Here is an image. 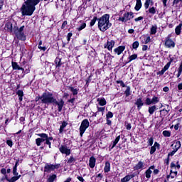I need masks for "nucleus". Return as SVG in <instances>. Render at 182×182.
Listing matches in <instances>:
<instances>
[{
    "instance_id": "obj_1",
    "label": "nucleus",
    "mask_w": 182,
    "mask_h": 182,
    "mask_svg": "<svg viewBox=\"0 0 182 182\" xmlns=\"http://www.w3.org/2000/svg\"><path fill=\"white\" fill-rule=\"evenodd\" d=\"M43 0H27L21 7L22 15L31 16L36 9V5Z\"/></svg>"
},
{
    "instance_id": "obj_2",
    "label": "nucleus",
    "mask_w": 182,
    "mask_h": 182,
    "mask_svg": "<svg viewBox=\"0 0 182 182\" xmlns=\"http://www.w3.org/2000/svg\"><path fill=\"white\" fill-rule=\"evenodd\" d=\"M110 16L109 14H105L98 19V28L102 32H105L112 26V23L109 21Z\"/></svg>"
},
{
    "instance_id": "obj_3",
    "label": "nucleus",
    "mask_w": 182,
    "mask_h": 182,
    "mask_svg": "<svg viewBox=\"0 0 182 182\" xmlns=\"http://www.w3.org/2000/svg\"><path fill=\"white\" fill-rule=\"evenodd\" d=\"M41 103L45 105H50V103L56 102V99L53 97V95L50 92H43L41 96Z\"/></svg>"
},
{
    "instance_id": "obj_4",
    "label": "nucleus",
    "mask_w": 182,
    "mask_h": 182,
    "mask_svg": "<svg viewBox=\"0 0 182 182\" xmlns=\"http://www.w3.org/2000/svg\"><path fill=\"white\" fill-rule=\"evenodd\" d=\"M25 26H22L20 28L15 26L13 29L14 34L16 35L17 39H20V41H25L26 37L23 33V28Z\"/></svg>"
},
{
    "instance_id": "obj_5",
    "label": "nucleus",
    "mask_w": 182,
    "mask_h": 182,
    "mask_svg": "<svg viewBox=\"0 0 182 182\" xmlns=\"http://www.w3.org/2000/svg\"><path fill=\"white\" fill-rule=\"evenodd\" d=\"M87 127H89V120L84 119L80 127V136L81 137L83 136L85 132H86V129H87Z\"/></svg>"
},
{
    "instance_id": "obj_6",
    "label": "nucleus",
    "mask_w": 182,
    "mask_h": 182,
    "mask_svg": "<svg viewBox=\"0 0 182 182\" xmlns=\"http://www.w3.org/2000/svg\"><path fill=\"white\" fill-rule=\"evenodd\" d=\"M38 136L41 138H38L36 139V144L37 146H41V143L46 141V139H48V134H38Z\"/></svg>"
},
{
    "instance_id": "obj_7",
    "label": "nucleus",
    "mask_w": 182,
    "mask_h": 182,
    "mask_svg": "<svg viewBox=\"0 0 182 182\" xmlns=\"http://www.w3.org/2000/svg\"><path fill=\"white\" fill-rule=\"evenodd\" d=\"M133 12L125 13L123 17L119 18V21H122V22H127V21H130V19H133Z\"/></svg>"
},
{
    "instance_id": "obj_8",
    "label": "nucleus",
    "mask_w": 182,
    "mask_h": 182,
    "mask_svg": "<svg viewBox=\"0 0 182 182\" xmlns=\"http://www.w3.org/2000/svg\"><path fill=\"white\" fill-rule=\"evenodd\" d=\"M59 150L60 153L63 154H66V156H69V154H70V149L68 148L66 146L61 145Z\"/></svg>"
},
{
    "instance_id": "obj_9",
    "label": "nucleus",
    "mask_w": 182,
    "mask_h": 182,
    "mask_svg": "<svg viewBox=\"0 0 182 182\" xmlns=\"http://www.w3.org/2000/svg\"><path fill=\"white\" fill-rule=\"evenodd\" d=\"M53 104L58 105V112H62V108L63 107V105H65V102H63L62 100L60 102H58L55 99V102H53Z\"/></svg>"
},
{
    "instance_id": "obj_10",
    "label": "nucleus",
    "mask_w": 182,
    "mask_h": 182,
    "mask_svg": "<svg viewBox=\"0 0 182 182\" xmlns=\"http://www.w3.org/2000/svg\"><path fill=\"white\" fill-rule=\"evenodd\" d=\"M135 105H136L138 110H140V109H141V107L144 106V103L143 102V100L141 98H138L136 100V102H135Z\"/></svg>"
},
{
    "instance_id": "obj_11",
    "label": "nucleus",
    "mask_w": 182,
    "mask_h": 182,
    "mask_svg": "<svg viewBox=\"0 0 182 182\" xmlns=\"http://www.w3.org/2000/svg\"><path fill=\"white\" fill-rule=\"evenodd\" d=\"M53 170H55L53 165L46 164L44 167V171L46 173H50V171H53Z\"/></svg>"
},
{
    "instance_id": "obj_12",
    "label": "nucleus",
    "mask_w": 182,
    "mask_h": 182,
    "mask_svg": "<svg viewBox=\"0 0 182 182\" xmlns=\"http://www.w3.org/2000/svg\"><path fill=\"white\" fill-rule=\"evenodd\" d=\"M89 166L91 168H94L95 166H96V159L93 156L90 158Z\"/></svg>"
},
{
    "instance_id": "obj_13",
    "label": "nucleus",
    "mask_w": 182,
    "mask_h": 182,
    "mask_svg": "<svg viewBox=\"0 0 182 182\" xmlns=\"http://www.w3.org/2000/svg\"><path fill=\"white\" fill-rule=\"evenodd\" d=\"M165 45L167 48H174V42L168 39L165 42Z\"/></svg>"
},
{
    "instance_id": "obj_14",
    "label": "nucleus",
    "mask_w": 182,
    "mask_h": 182,
    "mask_svg": "<svg viewBox=\"0 0 182 182\" xmlns=\"http://www.w3.org/2000/svg\"><path fill=\"white\" fill-rule=\"evenodd\" d=\"M156 147H160V144H159L157 142H155L154 146L151 147L150 154H154V153L156 151Z\"/></svg>"
},
{
    "instance_id": "obj_15",
    "label": "nucleus",
    "mask_w": 182,
    "mask_h": 182,
    "mask_svg": "<svg viewBox=\"0 0 182 182\" xmlns=\"http://www.w3.org/2000/svg\"><path fill=\"white\" fill-rule=\"evenodd\" d=\"M123 50H124V46H119L114 49V52L115 53H117V55H120Z\"/></svg>"
},
{
    "instance_id": "obj_16",
    "label": "nucleus",
    "mask_w": 182,
    "mask_h": 182,
    "mask_svg": "<svg viewBox=\"0 0 182 182\" xmlns=\"http://www.w3.org/2000/svg\"><path fill=\"white\" fill-rule=\"evenodd\" d=\"M5 28L9 32H12L14 31L12 27V23L11 22H8L7 23H6Z\"/></svg>"
},
{
    "instance_id": "obj_17",
    "label": "nucleus",
    "mask_w": 182,
    "mask_h": 182,
    "mask_svg": "<svg viewBox=\"0 0 182 182\" xmlns=\"http://www.w3.org/2000/svg\"><path fill=\"white\" fill-rule=\"evenodd\" d=\"M12 66H13V69H15L16 70H23V68L19 67L18 63L15 62H12Z\"/></svg>"
},
{
    "instance_id": "obj_18",
    "label": "nucleus",
    "mask_w": 182,
    "mask_h": 182,
    "mask_svg": "<svg viewBox=\"0 0 182 182\" xmlns=\"http://www.w3.org/2000/svg\"><path fill=\"white\" fill-rule=\"evenodd\" d=\"M151 170H154V166H151L149 168V169H148L146 171V178H150V177H151L150 174H151Z\"/></svg>"
},
{
    "instance_id": "obj_19",
    "label": "nucleus",
    "mask_w": 182,
    "mask_h": 182,
    "mask_svg": "<svg viewBox=\"0 0 182 182\" xmlns=\"http://www.w3.org/2000/svg\"><path fill=\"white\" fill-rule=\"evenodd\" d=\"M153 0H146L145 4H144V7L145 9H149V6L150 5H153Z\"/></svg>"
},
{
    "instance_id": "obj_20",
    "label": "nucleus",
    "mask_w": 182,
    "mask_h": 182,
    "mask_svg": "<svg viewBox=\"0 0 182 182\" xmlns=\"http://www.w3.org/2000/svg\"><path fill=\"white\" fill-rule=\"evenodd\" d=\"M104 171L105 173H109V171H110V163H109L107 161L105 163V166L104 168Z\"/></svg>"
},
{
    "instance_id": "obj_21",
    "label": "nucleus",
    "mask_w": 182,
    "mask_h": 182,
    "mask_svg": "<svg viewBox=\"0 0 182 182\" xmlns=\"http://www.w3.org/2000/svg\"><path fill=\"white\" fill-rule=\"evenodd\" d=\"M140 8H141V0H136V4L135 6L136 11H140Z\"/></svg>"
},
{
    "instance_id": "obj_22",
    "label": "nucleus",
    "mask_w": 182,
    "mask_h": 182,
    "mask_svg": "<svg viewBox=\"0 0 182 182\" xmlns=\"http://www.w3.org/2000/svg\"><path fill=\"white\" fill-rule=\"evenodd\" d=\"M181 27H182V24L180 23L178 26H176V28H175V32L176 33V35H180V33H181Z\"/></svg>"
},
{
    "instance_id": "obj_23",
    "label": "nucleus",
    "mask_w": 182,
    "mask_h": 182,
    "mask_svg": "<svg viewBox=\"0 0 182 182\" xmlns=\"http://www.w3.org/2000/svg\"><path fill=\"white\" fill-rule=\"evenodd\" d=\"M97 102H99V105L100 106H105L106 105V100L105 98H102V99L98 98Z\"/></svg>"
},
{
    "instance_id": "obj_24",
    "label": "nucleus",
    "mask_w": 182,
    "mask_h": 182,
    "mask_svg": "<svg viewBox=\"0 0 182 182\" xmlns=\"http://www.w3.org/2000/svg\"><path fill=\"white\" fill-rule=\"evenodd\" d=\"M107 46V49L109 50H111V49L113 48V46H114V41H108Z\"/></svg>"
},
{
    "instance_id": "obj_25",
    "label": "nucleus",
    "mask_w": 182,
    "mask_h": 182,
    "mask_svg": "<svg viewBox=\"0 0 182 182\" xmlns=\"http://www.w3.org/2000/svg\"><path fill=\"white\" fill-rule=\"evenodd\" d=\"M156 105L149 107L148 112L150 114H153V113H154V112H156Z\"/></svg>"
},
{
    "instance_id": "obj_26",
    "label": "nucleus",
    "mask_w": 182,
    "mask_h": 182,
    "mask_svg": "<svg viewBox=\"0 0 182 182\" xmlns=\"http://www.w3.org/2000/svg\"><path fill=\"white\" fill-rule=\"evenodd\" d=\"M157 32V26H153L151 28V35H156Z\"/></svg>"
},
{
    "instance_id": "obj_27",
    "label": "nucleus",
    "mask_w": 182,
    "mask_h": 182,
    "mask_svg": "<svg viewBox=\"0 0 182 182\" xmlns=\"http://www.w3.org/2000/svg\"><path fill=\"white\" fill-rule=\"evenodd\" d=\"M19 178H21V175L18 176H13L10 180H9V182H15L17 180H19Z\"/></svg>"
},
{
    "instance_id": "obj_28",
    "label": "nucleus",
    "mask_w": 182,
    "mask_h": 182,
    "mask_svg": "<svg viewBox=\"0 0 182 182\" xmlns=\"http://www.w3.org/2000/svg\"><path fill=\"white\" fill-rule=\"evenodd\" d=\"M120 140V136H118L114 141L113 142V145L111 147V149H114V147L116 146V144H117V143H119V141Z\"/></svg>"
},
{
    "instance_id": "obj_29",
    "label": "nucleus",
    "mask_w": 182,
    "mask_h": 182,
    "mask_svg": "<svg viewBox=\"0 0 182 182\" xmlns=\"http://www.w3.org/2000/svg\"><path fill=\"white\" fill-rule=\"evenodd\" d=\"M175 150H176V151H178V149H180V147H181V143L180 142V141H178L175 143Z\"/></svg>"
},
{
    "instance_id": "obj_30",
    "label": "nucleus",
    "mask_w": 182,
    "mask_h": 182,
    "mask_svg": "<svg viewBox=\"0 0 182 182\" xmlns=\"http://www.w3.org/2000/svg\"><path fill=\"white\" fill-rule=\"evenodd\" d=\"M132 176H127L121 180L122 182H127L129 181V180H132Z\"/></svg>"
},
{
    "instance_id": "obj_31",
    "label": "nucleus",
    "mask_w": 182,
    "mask_h": 182,
    "mask_svg": "<svg viewBox=\"0 0 182 182\" xmlns=\"http://www.w3.org/2000/svg\"><path fill=\"white\" fill-rule=\"evenodd\" d=\"M55 63L56 64L55 68H59L62 65V63H60V58H56L55 60Z\"/></svg>"
},
{
    "instance_id": "obj_32",
    "label": "nucleus",
    "mask_w": 182,
    "mask_h": 182,
    "mask_svg": "<svg viewBox=\"0 0 182 182\" xmlns=\"http://www.w3.org/2000/svg\"><path fill=\"white\" fill-rule=\"evenodd\" d=\"M17 95H18V97H19V100H20L21 102H22V97H23V92L22 90H18V91L17 92Z\"/></svg>"
},
{
    "instance_id": "obj_33",
    "label": "nucleus",
    "mask_w": 182,
    "mask_h": 182,
    "mask_svg": "<svg viewBox=\"0 0 182 182\" xmlns=\"http://www.w3.org/2000/svg\"><path fill=\"white\" fill-rule=\"evenodd\" d=\"M124 94L126 95L127 97L132 95V92L130 91V87H127V90H125Z\"/></svg>"
},
{
    "instance_id": "obj_34",
    "label": "nucleus",
    "mask_w": 182,
    "mask_h": 182,
    "mask_svg": "<svg viewBox=\"0 0 182 182\" xmlns=\"http://www.w3.org/2000/svg\"><path fill=\"white\" fill-rule=\"evenodd\" d=\"M159 97L154 96L152 99H151V102L152 105H156V103H159Z\"/></svg>"
},
{
    "instance_id": "obj_35",
    "label": "nucleus",
    "mask_w": 182,
    "mask_h": 182,
    "mask_svg": "<svg viewBox=\"0 0 182 182\" xmlns=\"http://www.w3.org/2000/svg\"><path fill=\"white\" fill-rule=\"evenodd\" d=\"M55 179H56V175H53L48 178V181L53 182V181H55Z\"/></svg>"
},
{
    "instance_id": "obj_36",
    "label": "nucleus",
    "mask_w": 182,
    "mask_h": 182,
    "mask_svg": "<svg viewBox=\"0 0 182 182\" xmlns=\"http://www.w3.org/2000/svg\"><path fill=\"white\" fill-rule=\"evenodd\" d=\"M67 124H66V122H65L62 123V125L60 127V133H62V132H63V129H65L66 127Z\"/></svg>"
},
{
    "instance_id": "obj_37",
    "label": "nucleus",
    "mask_w": 182,
    "mask_h": 182,
    "mask_svg": "<svg viewBox=\"0 0 182 182\" xmlns=\"http://www.w3.org/2000/svg\"><path fill=\"white\" fill-rule=\"evenodd\" d=\"M143 168V162L139 161L137 165L136 166V170H140V168Z\"/></svg>"
},
{
    "instance_id": "obj_38",
    "label": "nucleus",
    "mask_w": 182,
    "mask_h": 182,
    "mask_svg": "<svg viewBox=\"0 0 182 182\" xmlns=\"http://www.w3.org/2000/svg\"><path fill=\"white\" fill-rule=\"evenodd\" d=\"M86 28V23H83L81 24L80 27L77 28V31H80L82 29H85Z\"/></svg>"
},
{
    "instance_id": "obj_39",
    "label": "nucleus",
    "mask_w": 182,
    "mask_h": 182,
    "mask_svg": "<svg viewBox=\"0 0 182 182\" xmlns=\"http://www.w3.org/2000/svg\"><path fill=\"white\" fill-rule=\"evenodd\" d=\"M163 134L165 137H170V136H171V133L168 131H164Z\"/></svg>"
},
{
    "instance_id": "obj_40",
    "label": "nucleus",
    "mask_w": 182,
    "mask_h": 182,
    "mask_svg": "<svg viewBox=\"0 0 182 182\" xmlns=\"http://www.w3.org/2000/svg\"><path fill=\"white\" fill-rule=\"evenodd\" d=\"M149 14H152V15H154L156 14V8L151 7L149 9Z\"/></svg>"
},
{
    "instance_id": "obj_41",
    "label": "nucleus",
    "mask_w": 182,
    "mask_h": 182,
    "mask_svg": "<svg viewBox=\"0 0 182 182\" xmlns=\"http://www.w3.org/2000/svg\"><path fill=\"white\" fill-rule=\"evenodd\" d=\"M133 49H137L139 48V41H135L132 44Z\"/></svg>"
},
{
    "instance_id": "obj_42",
    "label": "nucleus",
    "mask_w": 182,
    "mask_h": 182,
    "mask_svg": "<svg viewBox=\"0 0 182 182\" xmlns=\"http://www.w3.org/2000/svg\"><path fill=\"white\" fill-rule=\"evenodd\" d=\"M96 21H97V17H94L90 22V26H93L96 23Z\"/></svg>"
},
{
    "instance_id": "obj_43",
    "label": "nucleus",
    "mask_w": 182,
    "mask_h": 182,
    "mask_svg": "<svg viewBox=\"0 0 182 182\" xmlns=\"http://www.w3.org/2000/svg\"><path fill=\"white\" fill-rule=\"evenodd\" d=\"M145 103H146V105H152L151 99H150L149 97H147V98L146 99Z\"/></svg>"
},
{
    "instance_id": "obj_44",
    "label": "nucleus",
    "mask_w": 182,
    "mask_h": 182,
    "mask_svg": "<svg viewBox=\"0 0 182 182\" xmlns=\"http://www.w3.org/2000/svg\"><path fill=\"white\" fill-rule=\"evenodd\" d=\"M134 59H137V55L134 54L129 57V62H132V60H134Z\"/></svg>"
},
{
    "instance_id": "obj_45",
    "label": "nucleus",
    "mask_w": 182,
    "mask_h": 182,
    "mask_svg": "<svg viewBox=\"0 0 182 182\" xmlns=\"http://www.w3.org/2000/svg\"><path fill=\"white\" fill-rule=\"evenodd\" d=\"M117 83L119 84L122 87H126V85H124V82L122 80H117Z\"/></svg>"
},
{
    "instance_id": "obj_46",
    "label": "nucleus",
    "mask_w": 182,
    "mask_h": 182,
    "mask_svg": "<svg viewBox=\"0 0 182 182\" xmlns=\"http://www.w3.org/2000/svg\"><path fill=\"white\" fill-rule=\"evenodd\" d=\"M70 90L73 93V95H77V90L71 87H70Z\"/></svg>"
},
{
    "instance_id": "obj_47",
    "label": "nucleus",
    "mask_w": 182,
    "mask_h": 182,
    "mask_svg": "<svg viewBox=\"0 0 182 182\" xmlns=\"http://www.w3.org/2000/svg\"><path fill=\"white\" fill-rule=\"evenodd\" d=\"M48 67L50 68V70H52V69H53V68H55V64L52 63H48Z\"/></svg>"
},
{
    "instance_id": "obj_48",
    "label": "nucleus",
    "mask_w": 182,
    "mask_h": 182,
    "mask_svg": "<svg viewBox=\"0 0 182 182\" xmlns=\"http://www.w3.org/2000/svg\"><path fill=\"white\" fill-rule=\"evenodd\" d=\"M113 117V113L112 112H108L107 114V119H112Z\"/></svg>"
},
{
    "instance_id": "obj_49",
    "label": "nucleus",
    "mask_w": 182,
    "mask_h": 182,
    "mask_svg": "<svg viewBox=\"0 0 182 182\" xmlns=\"http://www.w3.org/2000/svg\"><path fill=\"white\" fill-rule=\"evenodd\" d=\"M73 161H75V158H73V156H70V158L68 161V164H72V163H73Z\"/></svg>"
},
{
    "instance_id": "obj_50",
    "label": "nucleus",
    "mask_w": 182,
    "mask_h": 182,
    "mask_svg": "<svg viewBox=\"0 0 182 182\" xmlns=\"http://www.w3.org/2000/svg\"><path fill=\"white\" fill-rule=\"evenodd\" d=\"M17 168H16V166H14L13 168V174L14 176H18V172L16 171Z\"/></svg>"
},
{
    "instance_id": "obj_51",
    "label": "nucleus",
    "mask_w": 182,
    "mask_h": 182,
    "mask_svg": "<svg viewBox=\"0 0 182 182\" xmlns=\"http://www.w3.org/2000/svg\"><path fill=\"white\" fill-rule=\"evenodd\" d=\"M177 153V149H173L171 153L168 154V156H174Z\"/></svg>"
},
{
    "instance_id": "obj_52",
    "label": "nucleus",
    "mask_w": 182,
    "mask_h": 182,
    "mask_svg": "<svg viewBox=\"0 0 182 182\" xmlns=\"http://www.w3.org/2000/svg\"><path fill=\"white\" fill-rule=\"evenodd\" d=\"M168 68H170V63H168L164 67V70H165V72L166 70H168Z\"/></svg>"
},
{
    "instance_id": "obj_53",
    "label": "nucleus",
    "mask_w": 182,
    "mask_h": 182,
    "mask_svg": "<svg viewBox=\"0 0 182 182\" xmlns=\"http://www.w3.org/2000/svg\"><path fill=\"white\" fill-rule=\"evenodd\" d=\"M6 144H8V146H9L10 147H12V146H13V142H12V141H11V140H7L6 141Z\"/></svg>"
},
{
    "instance_id": "obj_54",
    "label": "nucleus",
    "mask_w": 182,
    "mask_h": 182,
    "mask_svg": "<svg viewBox=\"0 0 182 182\" xmlns=\"http://www.w3.org/2000/svg\"><path fill=\"white\" fill-rule=\"evenodd\" d=\"M1 173L5 176L6 174V169L5 168H1Z\"/></svg>"
},
{
    "instance_id": "obj_55",
    "label": "nucleus",
    "mask_w": 182,
    "mask_h": 182,
    "mask_svg": "<svg viewBox=\"0 0 182 182\" xmlns=\"http://www.w3.org/2000/svg\"><path fill=\"white\" fill-rule=\"evenodd\" d=\"M134 21H135V22H139V21H143V17L139 16V17L135 18Z\"/></svg>"
},
{
    "instance_id": "obj_56",
    "label": "nucleus",
    "mask_w": 182,
    "mask_h": 182,
    "mask_svg": "<svg viewBox=\"0 0 182 182\" xmlns=\"http://www.w3.org/2000/svg\"><path fill=\"white\" fill-rule=\"evenodd\" d=\"M38 49H41V50L45 52V50H46V47H42V46H38Z\"/></svg>"
},
{
    "instance_id": "obj_57",
    "label": "nucleus",
    "mask_w": 182,
    "mask_h": 182,
    "mask_svg": "<svg viewBox=\"0 0 182 182\" xmlns=\"http://www.w3.org/2000/svg\"><path fill=\"white\" fill-rule=\"evenodd\" d=\"M153 138H150L149 139V146H153Z\"/></svg>"
},
{
    "instance_id": "obj_58",
    "label": "nucleus",
    "mask_w": 182,
    "mask_h": 182,
    "mask_svg": "<svg viewBox=\"0 0 182 182\" xmlns=\"http://www.w3.org/2000/svg\"><path fill=\"white\" fill-rule=\"evenodd\" d=\"M72 33H68L67 38H68V41H70V38H72Z\"/></svg>"
},
{
    "instance_id": "obj_59",
    "label": "nucleus",
    "mask_w": 182,
    "mask_h": 182,
    "mask_svg": "<svg viewBox=\"0 0 182 182\" xmlns=\"http://www.w3.org/2000/svg\"><path fill=\"white\" fill-rule=\"evenodd\" d=\"M161 113H164V114H168V111L166 109H162L161 110Z\"/></svg>"
},
{
    "instance_id": "obj_60",
    "label": "nucleus",
    "mask_w": 182,
    "mask_h": 182,
    "mask_svg": "<svg viewBox=\"0 0 182 182\" xmlns=\"http://www.w3.org/2000/svg\"><path fill=\"white\" fill-rule=\"evenodd\" d=\"M66 25H68V21H64L63 23V25H62V29H64L65 26H66Z\"/></svg>"
},
{
    "instance_id": "obj_61",
    "label": "nucleus",
    "mask_w": 182,
    "mask_h": 182,
    "mask_svg": "<svg viewBox=\"0 0 182 182\" xmlns=\"http://www.w3.org/2000/svg\"><path fill=\"white\" fill-rule=\"evenodd\" d=\"M59 167H60V164H59L53 165L54 170H55V168H59Z\"/></svg>"
},
{
    "instance_id": "obj_62",
    "label": "nucleus",
    "mask_w": 182,
    "mask_h": 182,
    "mask_svg": "<svg viewBox=\"0 0 182 182\" xmlns=\"http://www.w3.org/2000/svg\"><path fill=\"white\" fill-rule=\"evenodd\" d=\"M77 179L79 180V181H82V182L85 181V179H83V177H82V176H78Z\"/></svg>"
},
{
    "instance_id": "obj_63",
    "label": "nucleus",
    "mask_w": 182,
    "mask_h": 182,
    "mask_svg": "<svg viewBox=\"0 0 182 182\" xmlns=\"http://www.w3.org/2000/svg\"><path fill=\"white\" fill-rule=\"evenodd\" d=\"M149 42H150V36H148V37L145 39V43H149Z\"/></svg>"
},
{
    "instance_id": "obj_64",
    "label": "nucleus",
    "mask_w": 182,
    "mask_h": 182,
    "mask_svg": "<svg viewBox=\"0 0 182 182\" xmlns=\"http://www.w3.org/2000/svg\"><path fill=\"white\" fill-rule=\"evenodd\" d=\"M178 90H182V83L178 84Z\"/></svg>"
}]
</instances>
